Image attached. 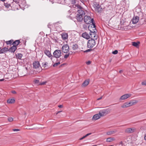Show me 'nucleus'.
<instances>
[{
	"label": "nucleus",
	"instance_id": "f257e3e1",
	"mask_svg": "<svg viewBox=\"0 0 146 146\" xmlns=\"http://www.w3.org/2000/svg\"><path fill=\"white\" fill-rule=\"evenodd\" d=\"M75 6L78 9L77 10L78 13L76 16V19L78 21L81 22L83 20V17L85 14V12L83 10V9L80 5H76Z\"/></svg>",
	"mask_w": 146,
	"mask_h": 146
},
{
	"label": "nucleus",
	"instance_id": "f03ea898",
	"mask_svg": "<svg viewBox=\"0 0 146 146\" xmlns=\"http://www.w3.org/2000/svg\"><path fill=\"white\" fill-rule=\"evenodd\" d=\"M88 29L90 31L91 33L90 34V35L91 36V38L92 39H97V36L96 34V26L95 24L91 25V26L89 25L88 26Z\"/></svg>",
	"mask_w": 146,
	"mask_h": 146
},
{
	"label": "nucleus",
	"instance_id": "7ed1b4c3",
	"mask_svg": "<svg viewBox=\"0 0 146 146\" xmlns=\"http://www.w3.org/2000/svg\"><path fill=\"white\" fill-rule=\"evenodd\" d=\"M138 102V101L137 100H133L130 101V102H126L121 106L122 108H125L135 104Z\"/></svg>",
	"mask_w": 146,
	"mask_h": 146
},
{
	"label": "nucleus",
	"instance_id": "20e7f679",
	"mask_svg": "<svg viewBox=\"0 0 146 146\" xmlns=\"http://www.w3.org/2000/svg\"><path fill=\"white\" fill-rule=\"evenodd\" d=\"M111 110L109 108L100 110L99 112V114L101 117L104 116L110 113Z\"/></svg>",
	"mask_w": 146,
	"mask_h": 146
},
{
	"label": "nucleus",
	"instance_id": "39448f33",
	"mask_svg": "<svg viewBox=\"0 0 146 146\" xmlns=\"http://www.w3.org/2000/svg\"><path fill=\"white\" fill-rule=\"evenodd\" d=\"M84 22L87 24H90L92 23V24H95L94 23V20L93 19H91L89 16L86 15L84 17Z\"/></svg>",
	"mask_w": 146,
	"mask_h": 146
},
{
	"label": "nucleus",
	"instance_id": "423d86ee",
	"mask_svg": "<svg viewBox=\"0 0 146 146\" xmlns=\"http://www.w3.org/2000/svg\"><path fill=\"white\" fill-rule=\"evenodd\" d=\"M96 42L94 39H91L89 40L87 42V47L89 48H93L96 45Z\"/></svg>",
	"mask_w": 146,
	"mask_h": 146
},
{
	"label": "nucleus",
	"instance_id": "0eeeda50",
	"mask_svg": "<svg viewBox=\"0 0 146 146\" xmlns=\"http://www.w3.org/2000/svg\"><path fill=\"white\" fill-rule=\"evenodd\" d=\"M33 65L34 68L38 69V71L40 72L41 70V67L38 61H35L33 63Z\"/></svg>",
	"mask_w": 146,
	"mask_h": 146
},
{
	"label": "nucleus",
	"instance_id": "6e6552de",
	"mask_svg": "<svg viewBox=\"0 0 146 146\" xmlns=\"http://www.w3.org/2000/svg\"><path fill=\"white\" fill-rule=\"evenodd\" d=\"M93 6L96 11L99 12L101 11L102 8L98 3L95 2H94L93 3Z\"/></svg>",
	"mask_w": 146,
	"mask_h": 146
},
{
	"label": "nucleus",
	"instance_id": "1a4fd4ad",
	"mask_svg": "<svg viewBox=\"0 0 146 146\" xmlns=\"http://www.w3.org/2000/svg\"><path fill=\"white\" fill-rule=\"evenodd\" d=\"M61 52L60 50H56L53 52V54L54 57L58 58L61 56Z\"/></svg>",
	"mask_w": 146,
	"mask_h": 146
},
{
	"label": "nucleus",
	"instance_id": "9d476101",
	"mask_svg": "<svg viewBox=\"0 0 146 146\" xmlns=\"http://www.w3.org/2000/svg\"><path fill=\"white\" fill-rule=\"evenodd\" d=\"M18 5L22 9L28 7V6L26 4V1L24 0H21L20 1V3Z\"/></svg>",
	"mask_w": 146,
	"mask_h": 146
},
{
	"label": "nucleus",
	"instance_id": "9b49d317",
	"mask_svg": "<svg viewBox=\"0 0 146 146\" xmlns=\"http://www.w3.org/2000/svg\"><path fill=\"white\" fill-rule=\"evenodd\" d=\"M69 50V46L67 44H64L62 48V50L64 53H67Z\"/></svg>",
	"mask_w": 146,
	"mask_h": 146
},
{
	"label": "nucleus",
	"instance_id": "f8f14e48",
	"mask_svg": "<svg viewBox=\"0 0 146 146\" xmlns=\"http://www.w3.org/2000/svg\"><path fill=\"white\" fill-rule=\"evenodd\" d=\"M131 96V95L130 94H125L121 96L119 100L120 101L124 100L130 97Z\"/></svg>",
	"mask_w": 146,
	"mask_h": 146
},
{
	"label": "nucleus",
	"instance_id": "ddd939ff",
	"mask_svg": "<svg viewBox=\"0 0 146 146\" xmlns=\"http://www.w3.org/2000/svg\"><path fill=\"white\" fill-rule=\"evenodd\" d=\"M44 52L48 57L50 58L51 60L52 61L54 58V57L52 56L49 50H45L44 51Z\"/></svg>",
	"mask_w": 146,
	"mask_h": 146
},
{
	"label": "nucleus",
	"instance_id": "4468645a",
	"mask_svg": "<svg viewBox=\"0 0 146 146\" xmlns=\"http://www.w3.org/2000/svg\"><path fill=\"white\" fill-rule=\"evenodd\" d=\"M136 129L134 127L127 128L125 130V132L127 133H132L135 131Z\"/></svg>",
	"mask_w": 146,
	"mask_h": 146
},
{
	"label": "nucleus",
	"instance_id": "2eb2a0df",
	"mask_svg": "<svg viewBox=\"0 0 146 146\" xmlns=\"http://www.w3.org/2000/svg\"><path fill=\"white\" fill-rule=\"evenodd\" d=\"M139 19V17L137 16L134 17L131 20L132 23L133 24L137 23L138 22Z\"/></svg>",
	"mask_w": 146,
	"mask_h": 146
},
{
	"label": "nucleus",
	"instance_id": "dca6fc26",
	"mask_svg": "<svg viewBox=\"0 0 146 146\" xmlns=\"http://www.w3.org/2000/svg\"><path fill=\"white\" fill-rule=\"evenodd\" d=\"M82 36L87 39H89L90 37V35L87 33L86 32L84 33H82Z\"/></svg>",
	"mask_w": 146,
	"mask_h": 146
},
{
	"label": "nucleus",
	"instance_id": "f3484780",
	"mask_svg": "<svg viewBox=\"0 0 146 146\" xmlns=\"http://www.w3.org/2000/svg\"><path fill=\"white\" fill-rule=\"evenodd\" d=\"M101 117V116H100V114H99V113L98 114H95L92 117V119L93 120H96L99 119Z\"/></svg>",
	"mask_w": 146,
	"mask_h": 146
},
{
	"label": "nucleus",
	"instance_id": "a211bd4d",
	"mask_svg": "<svg viewBox=\"0 0 146 146\" xmlns=\"http://www.w3.org/2000/svg\"><path fill=\"white\" fill-rule=\"evenodd\" d=\"M90 80L89 79L85 80L82 85V87H85L87 86L89 84Z\"/></svg>",
	"mask_w": 146,
	"mask_h": 146
},
{
	"label": "nucleus",
	"instance_id": "6ab92c4d",
	"mask_svg": "<svg viewBox=\"0 0 146 146\" xmlns=\"http://www.w3.org/2000/svg\"><path fill=\"white\" fill-rule=\"evenodd\" d=\"M61 36L62 38L64 40H65L68 39V35L67 33H62Z\"/></svg>",
	"mask_w": 146,
	"mask_h": 146
},
{
	"label": "nucleus",
	"instance_id": "aec40b11",
	"mask_svg": "<svg viewBox=\"0 0 146 146\" xmlns=\"http://www.w3.org/2000/svg\"><path fill=\"white\" fill-rule=\"evenodd\" d=\"M117 131V130L109 131L106 132V134L108 135H110L115 133Z\"/></svg>",
	"mask_w": 146,
	"mask_h": 146
},
{
	"label": "nucleus",
	"instance_id": "412c9836",
	"mask_svg": "<svg viewBox=\"0 0 146 146\" xmlns=\"http://www.w3.org/2000/svg\"><path fill=\"white\" fill-rule=\"evenodd\" d=\"M8 50L9 49L8 48L4 47L0 50V54L3 53Z\"/></svg>",
	"mask_w": 146,
	"mask_h": 146
},
{
	"label": "nucleus",
	"instance_id": "4be33fe9",
	"mask_svg": "<svg viewBox=\"0 0 146 146\" xmlns=\"http://www.w3.org/2000/svg\"><path fill=\"white\" fill-rule=\"evenodd\" d=\"M17 48V46H14L13 45V46L10 48L9 49V50L11 52H14L16 50Z\"/></svg>",
	"mask_w": 146,
	"mask_h": 146
},
{
	"label": "nucleus",
	"instance_id": "5701e85b",
	"mask_svg": "<svg viewBox=\"0 0 146 146\" xmlns=\"http://www.w3.org/2000/svg\"><path fill=\"white\" fill-rule=\"evenodd\" d=\"M115 140L114 137H109L107 139L106 142H111Z\"/></svg>",
	"mask_w": 146,
	"mask_h": 146
},
{
	"label": "nucleus",
	"instance_id": "b1692460",
	"mask_svg": "<svg viewBox=\"0 0 146 146\" xmlns=\"http://www.w3.org/2000/svg\"><path fill=\"white\" fill-rule=\"evenodd\" d=\"M139 44L140 42H132V45L136 47H138L139 46Z\"/></svg>",
	"mask_w": 146,
	"mask_h": 146
},
{
	"label": "nucleus",
	"instance_id": "393cba45",
	"mask_svg": "<svg viewBox=\"0 0 146 146\" xmlns=\"http://www.w3.org/2000/svg\"><path fill=\"white\" fill-rule=\"evenodd\" d=\"M20 41L19 40H16L13 42V46H17L20 43Z\"/></svg>",
	"mask_w": 146,
	"mask_h": 146
},
{
	"label": "nucleus",
	"instance_id": "a878e982",
	"mask_svg": "<svg viewBox=\"0 0 146 146\" xmlns=\"http://www.w3.org/2000/svg\"><path fill=\"white\" fill-rule=\"evenodd\" d=\"M15 100L14 99H9L7 100V102L9 104H12L15 102Z\"/></svg>",
	"mask_w": 146,
	"mask_h": 146
},
{
	"label": "nucleus",
	"instance_id": "bb28decb",
	"mask_svg": "<svg viewBox=\"0 0 146 146\" xmlns=\"http://www.w3.org/2000/svg\"><path fill=\"white\" fill-rule=\"evenodd\" d=\"M78 45L76 44H73L72 47V49L75 50H76L78 48Z\"/></svg>",
	"mask_w": 146,
	"mask_h": 146
},
{
	"label": "nucleus",
	"instance_id": "cd10ccee",
	"mask_svg": "<svg viewBox=\"0 0 146 146\" xmlns=\"http://www.w3.org/2000/svg\"><path fill=\"white\" fill-rule=\"evenodd\" d=\"M17 56L19 59H21L22 56V55L21 53H19L18 54Z\"/></svg>",
	"mask_w": 146,
	"mask_h": 146
},
{
	"label": "nucleus",
	"instance_id": "c85d7f7f",
	"mask_svg": "<svg viewBox=\"0 0 146 146\" xmlns=\"http://www.w3.org/2000/svg\"><path fill=\"white\" fill-rule=\"evenodd\" d=\"M13 41V40H10L8 41H7L6 42L7 44H11L12 43Z\"/></svg>",
	"mask_w": 146,
	"mask_h": 146
},
{
	"label": "nucleus",
	"instance_id": "c756f323",
	"mask_svg": "<svg viewBox=\"0 0 146 146\" xmlns=\"http://www.w3.org/2000/svg\"><path fill=\"white\" fill-rule=\"evenodd\" d=\"M91 134V133L87 134L85 136H84L83 137H82V138H81L80 139L82 140V139H83L85 137H86L87 136H88L89 135H90Z\"/></svg>",
	"mask_w": 146,
	"mask_h": 146
},
{
	"label": "nucleus",
	"instance_id": "7c9ffc66",
	"mask_svg": "<svg viewBox=\"0 0 146 146\" xmlns=\"http://www.w3.org/2000/svg\"><path fill=\"white\" fill-rule=\"evenodd\" d=\"M5 7H6L7 8H9V7H10L11 6L9 4H7V3H6V4L5 3Z\"/></svg>",
	"mask_w": 146,
	"mask_h": 146
},
{
	"label": "nucleus",
	"instance_id": "2f4dec72",
	"mask_svg": "<svg viewBox=\"0 0 146 146\" xmlns=\"http://www.w3.org/2000/svg\"><path fill=\"white\" fill-rule=\"evenodd\" d=\"M14 2L15 3L17 4H19L20 0H13Z\"/></svg>",
	"mask_w": 146,
	"mask_h": 146
},
{
	"label": "nucleus",
	"instance_id": "473e14b6",
	"mask_svg": "<svg viewBox=\"0 0 146 146\" xmlns=\"http://www.w3.org/2000/svg\"><path fill=\"white\" fill-rule=\"evenodd\" d=\"M69 55V53H68L65 54L64 56V58H66L68 57Z\"/></svg>",
	"mask_w": 146,
	"mask_h": 146
},
{
	"label": "nucleus",
	"instance_id": "72a5a7b5",
	"mask_svg": "<svg viewBox=\"0 0 146 146\" xmlns=\"http://www.w3.org/2000/svg\"><path fill=\"white\" fill-rule=\"evenodd\" d=\"M60 64V62H58L57 63H55L53 65V66L54 67L56 66H57L59 64Z\"/></svg>",
	"mask_w": 146,
	"mask_h": 146
},
{
	"label": "nucleus",
	"instance_id": "f704fd0d",
	"mask_svg": "<svg viewBox=\"0 0 146 146\" xmlns=\"http://www.w3.org/2000/svg\"><path fill=\"white\" fill-rule=\"evenodd\" d=\"M141 84L142 85L146 86V80L143 81Z\"/></svg>",
	"mask_w": 146,
	"mask_h": 146
},
{
	"label": "nucleus",
	"instance_id": "c9c22d12",
	"mask_svg": "<svg viewBox=\"0 0 146 146\" xmlns=\"http://www.w3.org/2000/svg\"><path fill=\"white\" fill-rule=\"evenodd\" d=\"M46 83V81L43 82L39 83V84L40 85H44Z\"/></svg>",
	"mask_w": 146,
	"mask_h": 146
},
{
	"label": "nucleus",
	"instance_id": "e433bc0d",
	"mask_svg": "<svg viewBox=\"0 0 146 146\" xmlns=\"http://www.w3.org/2000/svg\"><path fill=\"white\" fill-rule=\"evenodd\" d=\"M8 120L9 121L11 122V121H13V118L11 117H9L8 118Z\"/></svg>",
	"mask_w": 146,
	"mask_h": 146
},
{
	"label": "nucleus",
	"instance_id": "4c0bfd02",
	"mask_svg": "<svg viewBox=\"0 0 146 146\" xmlns=\"http://www.w3.org/2000/svg\"><path fill=\"white\" fill-rule=\"evenodd\" d=\"M117 52L118 51H117V50H115L114 51H113L112 53L114 54H117Z\"/></svg>",
	"mask_w": 146,
	"mask_h": 146
},
{
	"label": "nucleus",
	"instance_id": "58836bf2",
	"mask_svg": "<svg viewBox=\"0 0 146 146\" xmlns=\"http://www.w3.org/2000/svg\"><path fill=\"white\" fill-rule=\"evenodd\" d=\"M91 63V62L90 61H88L86 62V64L88 65L90 64Z\"/></svg>",
	"mask_w": 146,
	"mask_h": 146
},
{
	"label": "nucleus",
	"instance_id": "ea45409f",
	"mask_svg": "<svg viewBox=\"0 0 146 146\" xmlns=\"http://www.w3.org/2000/svg\"><path fill=\"white\" fill-rule=\"evenodd\" d=\"M35 83L38 84L39 83V80H36L35 81Z\"/></svg>",
	"mask_w": 146,
	"mask_h": 146
},
{
	"label": "nucleus",
	"instance_id": "a19ab883",
	"mask_svg": "<svg viewBox=\"0 0 146 146\" xmlns=\"http://www.w3.org/2000/svg\"><path fill=\"white\" fill-rule=\"evenodd\" d=\"M43 64V66H44V67H46V66L47 64H48V63L47 62H45L44 64Z\"/></svg>",
	"mask_w": 146,
	"mask_h": 146
},
{
	"label": "nucleus",
	"instance_id": "79ce46f5",
	"mask_svg": "<svg viewBox=\"0 0 146 146\" xmlns=\"http://www.w3.org/2000/svg\"><path fill=\"white\" fill-rule=\"evenodd\" d=\"M13 131H19V130L17 129H13Z\"/></svg>",
	"mask_w": 146,
	"mask_h": 146
},
{
	"label": "nucleus",
	"instance_id": "37998d69",
	"mask_svg": "<svg viewBox=\"0 0 146 146\" xmlns=\"http://www.w3.org/2000/svg\"><path fill=\"white\" fill-rule=\"evenodd\" d=\"M102 98V96H101L100 98H98L97 99V100H100Z\"/></svg>",
	"mask_w": 146,
	"mask_h": 146
},
{
	"label": "nucleus",
	"instance_id": "c03bdc74",
	"mask_svg": "<svg viewBox=\"0 0 146 146\" xmlns=\"http://www.w3.org/2000/svg\"><path fill=\"white\" fill-rule=\"evenodd\" d=\"M12 93H13V94H16V92L15 91H12Z\"/></svg>",
	"mask_w": 146,
	"mask_h": 146
},
{
	"label": "nucleus",
	"instance_id": "a18cd8bd",
	"mask_svg": "<svg viewBox=\"0 0 146 146\" xmlns=\"http://www.w3.org/2000/svg\"><path fill=\"white\" fill-rule=\"evenodd\" d=\"M58 107L59 108H62L63 107V105H60L58 106Z\"/></svg>",
	"mask_w": 146,
	"mask_h": 146
},
{
	"label": "nucleus",
	"instance_id": "49530a36",
	"mask_svg": "<svg viewBox=\"0 0 146 146\" xmlns=\"http://www.w3.org/2000/svg\"><path fill=\"white\" fill-rule=\"evenodd\" d=\"M144 139L146 141V133L144 137Z\"/></svg>",
	"mask_w": 146,
	"mask_h": 146
},
{
	"label": "nucleus",
	"instance_id": "de8ad7c7",
	"mask_svg": "<svg viewBox=\"0 0 146 146\" xmlns=\"http://www.w3.org/2000/svg\"><path fill=\"white\" fill-rule=\"evenodd\" d=\"M90 51V49H88L85 51H84V52H88V51Z\"/></svg>",
	"mask_w": 146,
	"mask_h": 146
},
{
	"label": "nucleus",
	"instance_id": "09e8293b",
	"mask_svg": "<svg viewBox=\"0 0 146 146\" xmlns=\"http://www.w3.org/2000/svg\"><path fill=\"white\" fill-rule=\"evenodd\" d=\"M122 72H123V70H121L119 71V72L120 73H121Z\"/></svg>",
	"mask_w": 146,
	"mask_h": 146
},
{
	"label": "nucleus",
	"instance_id": "8fccbe9b",
	"mask_svg": "<svg viewBox=\"0 0 146 146\" xmlns=\"http://www.w3.org/2000/svg\"><path fill=\"white\" fill-rule=\"evenodd\" d=\"M4 80V79H0V81H3Z\"/></svg>",
	"mask_w": 146,
	"mask_h": 146
},
{
	"label": "nucleus",
	"instance_id": "3c124183",
	"mask_svg": "<svg viewBox=\"0 0 146 146\" xmlns=\"http://www.w3.org/2000/svg\"><path fill=\"white\" fill-rule=\"evenodd\" d=\"M61 111H58V112L57 113H56V114H58V113H60V112H61Z\"/></svg>",
	"mask_w": 146,
	"mask_h": 146
},
{
	"label": "nucleus",
	"instance_id": "603ef678",
	"mask_svg": "<svg viewBox=\"0 0 146 146\" xmlns=\"http://www.w3.org/2000/svg\"><path fill=\"white\" fill-rule=\"evenodd\" d=\"M92 146H97V145H92Z\"/></svg>",
	"mask_w": 146,
	"mask_h": 146
},
{
	"label": "nucleus",
	"instance_id": "864d4df0",
	"mask_svg": "<svg viewBox=\"0 0 146 146\" xmlns=\"http://www.w3.org/2000/svg\"><path fill=\"white\" fill-rule=\"evenodd\" d=\"M1 1H4L5 0H0Z\"/></svg>",
	"mask_w": 146,
	"mask_h": 146
},
{
	"label": "nucleus",
	"instance_id": "5fc2aeb1",
	"mask_svg": "<svg viewBox=\"0 0 146 146\" xmlns=\"http://www.w3.org/2000/svg\"><path fill=\"white\" fill-rule=\"evenodd\" d=\"M109 146H114V145H109Z\"/></svg>",
	"mask_w": 146,
	"mask_h": 146
},
{
	"label": "nucleus",
	"instance_id": "6e6d98bb",
	"mask_svg": "<svg viewBox=\"0 0 146 146\" xmlns=\"http://www.w3.org/2000/svg\"><path fill=\"white\" fill-rule=\"evenodd\" d=\"M125 29H127V28H124V30H126Z\"/></svg>",
	"mask_w": 146,
	"mask_h": 146
},
{
	"label": "nucleus",
	"instance_id": "4d7b16f0",
	"mask_svg": "<svg viewBox=\"0 0 146 146\" xmlns=\"http://www.w3.org/2000/svg\"><path fill=\"white\" fill-rule=\"evenodd\" d=\"M1 49V47H0V50Z\"/></svg>",
	"mask_w": 146,
	"mask_h": 146
}]
</instances>
